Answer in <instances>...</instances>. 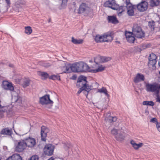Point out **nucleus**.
Masks as SVG:
<instances>
[{
	"instance_id": "69168bd1",
	"label": "nucleus",
	"mask_w": 160,
	"mask_h": 160,
	"mask_svg": "<svg viewBox=\"0 0 160 160\" xmlns=\"http://www.w3.org/2000/svg\"><path fill=\"white\" fill-rule=\"evenodd\" d=\"M158 101V102H160V101Z\"/></svg>"
},
{
	"instance_id": "f3484780",
	"label": "nucleus",
	"mask_w": 160,
	"mask_h": 160,
	"mask_svg": "<svg viewBox=\"0 0 160 160\" xmlns=\"http://www.w3.org/2000/svg\"><path fill=\"white\" fill-rule=\"evenodd\" d=\"M97 59H100L101 61L104 62L109 61L111 58L110 57L101 56L96 57L94 58V62L96 64H98V62L96 61Z\"/></svg>"
},
{
	"instance_id": "f8f14e48",
	"label": "nucleus",
	"mask_w": 160,
	"mask_h": 160,
	"mask_svg": "<svg viewBox=\"0 0 160 160\" xmlns=\"http://www.w3.org/2000/svg\"><path fill=\"white\" fill-rule=\"evenodd\" d=\"M87 82L86 77L82 76L78 78L76 85L78 87H82V86H84V84L86 83Z\"/></svg>"
},
{
	"instance_id": "603ef678",
	"label": "nucleus",
	"mask_w": 160,
	"mask_h": 160,
	"mask_svg": "<svg viewBox=\"0 0 160 160\" xmlns=\"http://www.w3.org/2000/svg\"><path fill=\"white\" fill-rule=\"evenodd\" d=\"M84 91V89H83V88L82 86L81 87L79 90L78 92V94H80L82 91Z\"/></svg>"
},
{
	"instance_id": "6ab92c4d",
	"label": "nucleus",
	"mask_w": 160,
	"mask_h": 160,
	"mask_svg": "<svg viewBox=\"0 0 160 160\" xmlns=\"http://www.w3.org/2000/svg\"><path fill=\"white\" fill-rule=\"evenodd\" d=\"M82 87L84 90V93H85V95H87L88 94V92L91 90L93 89L92 86L87 84V83H85L84 84V86H82Z\"/></svg>"
},
{
	"instance_id": "0e129e2a",
	"label": "nucleus",
	"mask_w": 160,
	"mask_h": 160,
	"mask_svg": "<svg viewBox=\"0 0 160 160\" xmlns=\"http://www.w3.org/2000/svg\"><path fill=\"white\" fill-rule=\"evenodd\" d=\"M159 75H160V71H159Z\"/></svg>"
},
{
	"instance_id": "58836bf2",
	"label": "nucleus",
	"mask_w": 160,
	"mask_h": 160,
	"mask_svg": "<svg viewBox=\"0 0 160 160\" xmlns=\"http://www.w3.org/2000/svg\"><path fill=\"white\" fill-rule=\"evenodd\" d=\"M11 82H9L6 81H4L2 83V88L5 89Z\"/></svg>"
},
{
	"instance_id": "0eeeda50",
	"label": "nucleus",
	"mask_w": 160,
	"mask_h": 160,
	"mask_svg": "<svg viewBox=\"0 0 160 160\" xmlns=\"http://www.w3.org/2000/svg\"><path fill=\"white\" fill-rule=\"evenodd\" d=\"M26 145V147L32 148L36 145L35 139L30 137H29L24 139Z\"/></svg>"
},
{
	"instance_id": "7c9ffc66",
	"label": "nucleus",
	"mask_w": 160,
	"mask_h": 160,
	"mask_svg": "<svg viewBox=\"0 0 160 160\" xmlns=\"http://www.w3.org/2000/svg\"><path fill=\"white\" fill-rule=\"evenodd\" d=\"M12 160H22V158L18 154H14L11 157Z\"/></svg>"
},
{
	"instance_id": "a211bd4d",
	"label": "nucleus",
	"mask_w": 160,
	"mask_h": 160,
	"mask_svg": "<svg viewBox=\"0 0 160 160\" xmlns=\"http://www.w3.org/2000/svg\"><path fill=\"white\" fill-rule=\"evenodd\" d=\"M115 5V3L114 2V1L112 0L111 1L108 0L104 3V6L105 7H109L113 10H115V8L114 7Z\"/></svg>"
},
{
	"instance_id": "cd10ccee",
	"label": "nucleus",
	"mask_w": 160,
	"mask_h": 160,
	"mask_svg": "<svg viewBox=\"0 0 160 160\" xmlns=\"http://www.w3.org/2000/svg\"><path fill=\"white\" fill-rule=\"evenodd\" d=\"M72 42L73 43L75 44H80L83 42V40L82 39H76L72 37Z\"/></svg>"
},
{
	"instance_id": "5701e85b",
	"label": "nucleus",
	"mask_w": 160,
	"mask_h": 160,
	"mask_svg": "<svg viewBox=\"0 0 160 160\" xmlns=\"http://www.w3.org/2000/svg\"><path fill=\"white\" fill-rule=\"evenodd\" d=\"M105 68V67L103 66L102 65H100L98 66V68L97 69L90 70L89 69V72L93 73H96L98 72H101L104 70Z\"/></svg>"
},
{
	"instance_id": "473e14b6",
	"label": "nucleus",
	"mask_w": 160,
	"mask_h": 160,
	"mask_svg": "<svg viewBox=\"0 0 160 160\" xmlns=\"http://www.w3.org/2000/svg\"><path fill=\"white\" fill-rule=\"evenodd\" d=\"M148 25L149 28H150L151 30L153 31L155 28V22L152 21V22L149 21L148 22Z\"/></svg>"
},
{
	"instance_id": "09e8293b",
	"label": "nucleus",
	"mask_w": 160,
	"mask_h": 160,
	"mask_svg": "<svg viewBox=\"0 0 160 160\" xmlns=\"http://www.w3.org/2000/svg\"><path fill=\"white\" fill-rule=\"evenodd\" d=\"M7 3V8H9L10 7V5L11 4L10 0H5Z\"/></svg>"
},
{
	"instance_id": "ddd939ff",
	"label": "nucleus",
	"mask_w": 160,
	"mask_h": 160,
	"mask_svg": "<svg viewBox=\"0 0 160 160\" xmlns=\"http://www.w3.org/2000/svg\"><path fill=\"white\" fill-rule=\"evenodd\" d=\"M1 101H0V118H2L4 116L3 114L4 112H10L11 110L9 109V106H5L2 105L1 103Z\"/></svg>"
},
{
	"instance_id": "2eb2a0df",
	"label": "nucleus",
	"mask_w": 160,
	"mask_h": 160,
	"mask_svg": "<svg viewBox=\"0 0 160 160\" xmlns=\"http://www.w3.org/2000/svg\"><path fill=\"white\" fill-rule=\"evenodd\" d=\"M156 59L157 57L155 54L154 53L150 54L148 58L149 63L153 66L155 65L157 62Z\"/></svg>"
},
{
	"instance_id": "412c9836",
	"label": "nucleus",
	"mask_w": 160,
	"mask_h": 160,
	"mask_svg": "<svg viewBox=\"0 0 160 160\" xmlns=\"http://www.w3.org/2000/svg\"><path fill=\"white\" fill-rule=\"evenodd\" d=\"M108 22H111L113 24H116L118 22L116 17L114 16H108Z\"/></svg>"
},
{
	"instance_id": "338daca9",
	"label": "nucleus",
	"mask_w": 160,
	"mask_h": 160,
	"mask_svg": "<svg viewBox=\"0 0 160 160\" xmlns=\"http://www.w3.org/2000/svg\"><path fill=\"white\" fill-rule=\"evenodd\" d=\"M90 61V62H91V61Z\"/></svg>"
},
{
	"instance_id": "bf43d9fd",
	"label": "nucleus",
	"mask_w": 160,
	"mask_h": 160,
	"mask_svg": "<svg viewBox=\"0 0 160 160\" xmlns=\"http://www.w3.org/2000/svg\"><path fill=\"white\" fill-rule=\"evenodd\" d=\"M94 84H96V85H97V86H98V84L97 82H96L94 83Z\"/></svg>"
},
{
	"instance_id": "f704fd0d",
	"label": "nucleus",
	"mask_w": 160,
	"mask_h": 160,
	"mask_svg": "<svg viewBox=\"0 0 160 160\" xmlns=\"http://www.w3.org/2000/svg\"><path fill=\"white\" fill-rule=\"evenodd\" d=\"M25 32L28 35L30 34L32 32L31 28L30 26L25 27Z\"/></svg>"
},
{
	"instance_id": "2f4dec72",
	"label": "nucleus",
	"mask_w": 160,
	"mask_h": 160,
	"mask_svg": "<svg viewBox=\"0 0 160 160\" xmlns=\"http://www.w3.org/2000/svg\"><path fill=\"white\" fill-rule=\"evenodd\" d=\"M30 80L29 79H26L24 81L22 84V86L24 88H26L29 86L30 84Z\"/></svg>"
},
{
	"instance_id": "7ed1b4c3",
	"label": "nucleus",
	"mask_w": 160,
	"mask_h": 160,
	"mask_svg": "<svg viewBox=\"0 0 160 160\" xmlns=\"http://www.w3.org/2000/svg\"><path fill=\"white\" fill-rule=\"evenodd\" d=\"M133 36L138 38H142L145 36V33L141 27L137 24H135L132 28Z\"/></svg>"
},
{
	"instance_id": "4d7b16f0",
	"label": "nucleus",
	"mask_w": 160,
	"mask_h": 160,
	"mask_svg": "<svg viewBox=\"0 0 160 160\" xmlns=\"http://www.w3.org/2000/svg\"><path fill=\"white\" fill-rule=\"evenodd\" d=\"M100 59H97L96 61L98 62V64L99 62V60Z\"/></svg>"
},
{
	"instance_id": "864d4df0",
	"label": "nucleus",
	"mask_w": 160,
	"mask_h": 160,
	"mask_svg": "<svg viewBox=\"0 0 160 160\" xmlns=\"http://www.w3.org/2000/svg\"><path fill=\"white\" fill-rule=\"evenodd\" d=\"M54 159L52 157H51L50 158H49V159H48V160H54Z\"/></svg>"
},
{
	"instance_id": "4c0bfd02",
	"label": "nucleus",
	"mask_w": 160,
	"mask_h": 160,
	"mask_svg": "<svg viewBox=\"0 0 160 160\" xmlns=\"http://www.w3.org/2000/svg\"><path fill=\"white\" fill-rule=\"evenodd\" d=\"M142 104L143 105H150L153 106L154 105V103L152 101H144Z\"/></svg>"
},
{
	"instance_id": "ea45409f",
	"label": "nucleus",
	"mask_w": 160,
	"mask_h": 160,
	"mask_svg": "<svg viewBox=\"0 0 160 160\" xmlns=\"http://www.w3.org/2000/svg\"><path fill=\"white\" fill-rule=\"evenodd\" d=\"M72 145L71 143L67 142L65 143L64 145V148L66 150H68L69 148L72 147Z\"/></svg>"
},
{
	"instance_id": "9b49d317",
	"label": "nucleus",
	"mask_w": 160,
	"mask_h": 160,
	"mask_svg": "<svg viewBox=\"0 0 160 160\" xmlns=\"http://www.w3.org/2000/svg\"><path fill=\"white\" fill-rule=\"evenodd\" d=\"M148 3L145 1H142L137 5V9L140 12H144L148 8Z\"/></svg>"
},
{
	"instance_id": "a19ab883",
	"label": "nucleus",
	"mask_w": 160,
	"mask_h": 160,
	"mask_svg": "<svg viewBox=\"0 0 160 160\" xmlns=\"http://www.w3.org/2000/svg\"><path fill=\"white\" fill-rule=\"evenodd\" d=\"M126 8V6H121L118 9V14H121L122 12L125 11Z\"/></svg>"
},
{
	"instance_id": "dca6fc26",
	"label": "nucleus",
	"mask_w": 160,
	"mask_h": 160,
	"mask_svg": "<svg viewBox=\"0 0 160 160\" xmlns=\"http://www.w3.org/2000/svg\"><path fill=\"white\" fill-rule=\"evenodd\" d=\"M145 80V77L143 75L140 73H138L136 75L133 80V81L136 83H138L141 81H143Z\"/></svg>"
},
{
	"instance_id": "9d476101",
	"label": "nucleus",
	"mask_w": 160,
	"mask_h": 160,
	"mask_svg": "<svg viewBox=\"0 0 160 160\" xmlns=\"http://www.w3.org/2000/svg\"><path fill=\"white\" fill-rule=\"evenodd\" d=\"M49 131V129L46 127L44 126L41 127V135L42 141L44 142L46 141L47 133Z\"/></svg>"
},
{
	"instance_id": "f257e3e1",
	"label": "nucleus",
	"mask_w": 160,
	"mask_h": 160,
	"mask_svg": "<svg viewBox=\"0 0 160 160\" xmlns=\"http://www.w3.org/2000/svg\"><path fill=\"white\" fill-rule=\"evenodd\" d=\"M72 72H89L90 68L86 63L82 62L72 64Z\"/></svg>"
},
{
	"instance_id": "680f3d73",
	"label": "nucleus",
	"mask_w": 160,
	"mask_h": 160,
	"mask_svg": "<svg viewBox=\"0 0 160 160\" xmlns=\"http://www.w3.org/2000/svg\"><path fill=\"white\" fill-rule=\"evenodd\" d=\"M129 1V2H130V0H128ZM128 1V0H126V2H127Z\"/></svg>"
},
{
	"instance_id": "b1692460",
	"label": "nucleus",
	"mask_w": 160,
	"mask_h": 160,
	"mask_svg": "<svg viewBox=\"0 0 160 160\" xmlns=\"http://www.w3.org/2000/svg\"><path fill=\"white\" fill-rule=\"evenodd\" d=\"M117 120V118L116 116H109L108 118H106L105 120L107 122H108L110 123L115 122Z\"/></svg>"
},
{
	"instance_id": "4be33fe9",
	"label": "nucleus",
	"mask_w": 160,
	"mask_h": 160,
	"mask_svg": "<svg viewBox=\"0 0 160 160\" xmlns=\"http://www.w3.org/2000/svg\"><path fill=\"white\" fill-rule=\"evenodd\" d=\"M98 92H100L101 93H103L107 97L108 99H110L109 95L108 93V91L106 88L104 87H102L101 88L98 89Z\"/></svg>"
},
{
	"instance_id": "6e6d98bb",
	"label": "nucleus",
	"mask_w": 160,
	"mask_h": 160,
	"mask_svg": "<svg viewBox=\"0 0 160 160\" xmlns=\"http://www.w3.org/2000/svg\"><path fill=\"white\" fill-rule=\"evenodd\" d=\"M9 66L11 67H12L13 66V65L12 64H10L9 65Z\"/></svg>"
},
{
	"instance_id": "c9c22d12",
	"label": "nucleus",
	"mask_w": 160,
	"mask_h": 160,
	"mask_svg": "<svg viewBox=\"0 0 160 160\" xmlns=\"http://www.w3.org/2000/svg\"><path fill=\"white\" fill-rule=\"evenodd\" d=\"M133 36H131L129 38H126L127 40L130 43H133L135 40V38Z\"/></svg>"
},
{
	"instance_id": "a878e982",
	"label": "nucleus",
	"mask_w": 160,
	"mask_h": 160,
	"mask_svg": "<svg viewBox=\"0 0 160 160\" xmlns=\"http://www.w3.org/2000/svg\"><path fill=\"white\" fill-rule=\"evenodd\" d=\"M160 2L159 0H150V5L152 7L157 6L159 5Z\"/></svg>"
},
{
	"instance_id": "e2e57ef3",
	"label": "nucleus",
	"mask_w": 160,
	"mask_h": 160,
	"mask_svg": "<svg viewBox=\"0 0 160 160\" xmlns=\"http://www.w3.org/2000/svg\"><path fill=\"white\" fill-rule=\"evenodd\" d=\"M159 90L160 89V85L158 86Z\"/></svg>"
},
{
	"instance_id": "72a5a7b5",
	"label": "nucleus",
	"mask_w": 160,
	"mask_h": 160,
	"mask_svg": "<svg viewBox=\"0 0 160 160\" xmlns=\"http://www.w3.org/2000/svg\"><path fill=\"white\" fill-rule=\"evenodd\" d=\"M49 78L50 79H51L53 80H60V76L59 74H57L56 75H52L49 77Z\"/></svg>"
},
{
	"instance_id": "79ce46f5",
	"label": "nucleus",
	"mask_w": 160,
	"mask_h": 160,
	"mask_svg": "<svg viewBox=\"0 0 160 160\" xmlns=\"http://www.w3.org/2000/svg\"><path fill=\"white\" fill-rule=\"evenodd\" d=\"M132 35H133L132 32H130L127 31H125V36L126 38H129L130 37L132 36Z\"/></svg>"
},
{
	"instance_id": "49530a36",
	"label": "nucleus",
	"mask_w": 160,
	"mask_h": 160,
	"mask_svg": "<svg viewBox=\"0 0 160 160\" xmlns=\"http://www.w3.org/2000/svg\"><path fill=\"white\" fill-rule=\"evenodd\" d=\"M111 133L113 135H117L118 133V130L117 129L113 128L111 131Z\"/></svg>"
},
{
	"instance_id": "de8ad7c7",
	"label": "nucleus",
	"mask_w": 160,
	"mask_h": 160,
	"mask_svg": "<svg viewBox=\"0 0 160 160\" xmlns=\"http://www.w3.org/2000/svg\"><path fill=\"white\" fill-rule=\"evenodd\" d=\"M42 65L45 67H48L50 66V63L46 62H43L42 63Z\"/></svg>"
},
{
	"instance_id": "bb28decb",
	"label": "nucleus",
	"mask_w": 160,
	"mask_h": 160,
	"mask_svg": "<svg viewBox=\"0 0 160 160\" xmlns=\"http://www.w3.org/2000/svg\"><path fill=\"white\" fill-rule=\"evenodd\" d=\"M39 103L42 105H50L52 106L53 102V101H39Z\"/></svg>"
},
{
	"instance_id": "a18cd8bd",
	"label": "nucleus",
	"mask_w": 160,
	"mask_h": 160,
	"mask_svg": "<svg viewBox=\"0 0 160 160\" xmlns=\"http://www.w3.org/2000/svg\"><path fill=\"white\" fill-rule=\"evenodd\" d=\"M15 11L17 12H19L22 10V8L19 5H16L15 6Z\"/></svg>"
},
{
	"instance_id": "423d86ee",
	"label": "nucleus",
	"mask_w": 160,
	"mask_h": 160,
	"mask_svg": "<svg viewBox=\"0 0 160 160\" xmlns=\"http://www.w3.org/2000/svg\"><path fill=\"white\" fill-rule=\"evenodd\" d=\"M54 146L52 144H46L43 148V152L46 155H52L53 153Z\"/></svg>"
},
{
	"instance_id": "39448f33",
	"label": "nucleus",
	"mask_w": 160,
	"mask_h": 160,
	"mask_svg": "<svg viewBox=\"0 0 160 160\" xmlns=\"http://www.w3.org/2000/svg\"><path fill=\"white\" fill-rule=\"evenodd\" d=\"M95 40L97 42H111L112 38L110 35L108 34H104L102 36L97 35L95 38Z\"/></svg>"
},
{
	"instance_id": "f03ea898",
	"label": "nucleus",
	"mask_w": 160,
	"mask_h": 160,
	"mask_svg": "<svg viewBox=\"0 0 160 160\" xmlns=\"http://www.w3.org/2000/svg\"><path fill=\"white\" fill-rule=\"evenodd\" d=\"M145 87L147 92H154L153 95L156 97V100H160V90L157 84L147 83L146 84Z\"/></svg>"
},
{
	"instance_id": "1a4fd4ad",
	"label": "nucleus",
	"mask_w": 160,
	"mask_h": 160,
	"mask_svg": "<svg viewBox=\"0 0 160 160\" xmlns=\"http://www.w3.org/2000/svg\"><path fill=\"white\" fill-rule=\"evenodd\" d=\"M90 9L88 5L85 3H82L80 6L78 12L79 13H84L88 15Z\"/></svg>"
},
{
	"instance_id": "13d9d810",
	"label": "nucleus",
	"mask_w": 160,
	"mask_h": 160,
	"mask_svg": "<svg viewBox=\"0 0 160 160\" xmlns=\"http://www.w3.org/2000/svg\"><path fill=\"white\" fill-rule=\"evenodd\" d=\"M51 18H49L48 19V22L49 23L51 22Z\"/></svg>"
},
{
	"instance_id": "20e7f679",
	"label": "nucleus",
	"mask_w": 160,
	"mask_h": 160,
	"mask_svg": "<svg viewBox=\"0 0 160 160\" xmlns=\"http://www.w3.org/2000/svg\"><path fill=\"white\" fill-rule=\"evenodd\" d=\"M14 148L15 151L19 152H22L25 150L27 147L24 139L16 141L15 143Z\"/></svg>"
},
{
	"instance_id": "6e6552de",
	"label": "nucleus",
	"mask_w": 160,
	"mask_h": 160,
	"mask_svg": "<svg viewBox=\"0 0 160 160\" xmlns=\"http://www.w3.org/2000/svg\"><path fill=\"white\" fill-rule=\"evenodd\" d=\"M126 8L127 9V13L130 16H133L134 15V9L136 7L135 5H132L129 1L126 2Z\"/></svg>"
},
{
	"instance_id": "052dcab7",
	"label": "nucleus",
	"mask_w": 160,
	"mask_h": 160,
	"mask_svg": "<svg viewBox=\"0 0 160 160\" xmlns=\"http://www.w3.org/2000/svg\"><path fill=\"white\" fill-rule=\"evenodd\" d=\"M116 42H117V43H120V42L119 41H116Z\"/></svg>"
},
{
	"instance_id": "37998d69",
	"label": "nucleus",
	"mask_w": 160,
	"mask_h": 160,
	"mask_svg": "<svg viewBox=\"0 0 160 160\" xmlns=\"http://www.w3.org/2000/svg\"><path fill=\"white\" fill-rule=\"evenodd\" d=\"M5 89L9 90L11 91H13L14 89V87L13 86L12 83L11 82Z\"/></svg>"
},
{
	"instance_id": "c756f323",
	"label": "nucleus",
	"mask_w": 160,
	"mask_h": 160,
	"mask_svg": "<svg viewBox=\"0 0 160 160\" xmlns=\"http://www.w3.org/2000/svg\"><path fill=\"white\" fill-rule=\"evenodd\" d=\"M125 137L122 134L120 133L118 134L115 137L116 139L118 141H122L123 140Z\"/></svg>"
},
{
	"instance_id": "aec40b11",
	"label": "nucleus",
	"mask_w": 160,
	"mask_h": 160,
	"mask_svg": "<svg viewBox=\"0 0 160 160\" xmlns=\"http://www.w3.org/2000/svg\"><path fill=\"white\" fill-rule=\"evenodd\" d=\"M12 133V129H9L8 128H5L2 129L1 132L0 134L2 135H11Z\"/></svg>"
},
{
	"instance_id": "3c124183",
	"label": "nucleus",
	"mask_w": 160,
	"mask_h": 160,
	"mask_svg": "<svg viewBox=\"0 0 160 160\" xmlns=\"http://www.w3.org/2000/svg\"><path fill=\"white\" fill-rule=\"evenodd\" d=\"M156 127L158 130L160 132V123L157 122V124L156 125Z\"/></svg>"
},
{
	"instance_id": "8fccbe9b",
	"label": "nucleus",
	"mask_w": 160,
	"mask_h": 160,
	"mask_svg": "<svg viewBox=\"0 0 160 160\" xmlns=\"http://www.w3.org/2000/svg\"><path fill=\"white\" fill-rule=\"evenodd\" d=\"M150 122L153 123L155 122L156 125L157 124V122H158L156 118H153L151 119L150 120Z\"/></svg>"
},
{
	"instance_id": "e433bc0d",
	"label": "nucleus",
	"mask_w": 160,
	"mask_h": 160,
	"mask_svg": "<svg viewBox=\"0 0 160 160\" xmlns=\"http://www.w3.org/2000/svg\"><path fill=\"white\" fill-rule=\"evenodd\" d=\"M39 100H51L49 94H46L42 97H40Z\"/></svg>"
},
{
	"instance_id": "c85d7f7f",
	"label": "nucleus",
	"mask_w": 160,
	"mask_h": 160,
	"mask_svg": "<svg viewBox=\"0 0 160 160\" xmlns=\"http://www.w3.org/2000/svg\"><path fill=\"white\" fill-rule=\"evenodd\" d=\"M38 74L41 76L42 79H46L49 76L48 74L46 72H38Z\"/></svg>"
},
{
	"instance_id": "c03bdc74",
	"label": "nucleus",
	"mask_w": 160,
	"mask_h": 160,
	"mask_svg": "<svg viewBox=\"0 0 160 160\" xmlns=\"http://www.w3.org/2000/svg\"><path fill=\"white\" fill-rule=\"evenodd\" d=\"M12 98L15 100H21L22 98L17 93H16V95L12 96Z\"/></svg>"
},
{
	"instance_id": "393cba45",
	"label": "nucleus",
	"mask_w": 160,
	"mask_h": 160,
	"mask_svg": "<svg viewBox=\"0 0 160 160\" xmlns=\"http://www.w3.org/2000/svg\"><path fill=\"white\" fill-rule=\"evenodd\" d=\"M72 64H67L64 67L65 68V71L64 72L65 73H68L72 72Z\"/></svg>"
},
{
	"instance_id": "5fc2aeb1",
	"label": "nucleus",
	"mask_w": 160,
	"mask_h": 160,
	"mask_svg": "<svg viewBox=\"0 0 160 160\" xmlns=\"http://www.w3.org/2000/svg\"><path fill=\"white\" fill-rule=\"evenodd\" d=\"M6 160H12L11 157L8 158Z\"/></svg>"
},
{
	"instance_id": "4468645a",
	"label": "nucleus",
	"mask_w": 160,
	"mask_h": 160,
	"mask_svg": "<svg viewBox=\"0 0 160 160\" xmlns=\"http://www.w3.org/2000/svg\"><path fill=\"white\" fill-rule=\"evenodd\" d=\"M130 143L132 147L136 150H138L140 148H141L143 145V143L140 142L138 144L136 143L135 141L132 140L130 141Z\"/></svg>"
}]
</instances>
